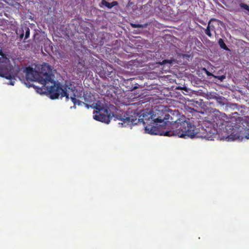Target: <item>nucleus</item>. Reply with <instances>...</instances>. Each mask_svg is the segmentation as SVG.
<instances>
[{
	"instance_id": "f257e3e1",
	"label": "nucleus",
	"mask_w": 249,
	"mask_h": 249,
	"mask_svg": "<svg viewBox=\"0 0 249 249\" xmlns=\"http://www.w3.org/2000/svg\"><path fill=\"white\" fill-rule=\"evenodd\" d=\"M233 115L228 117L225 113L215 110L212 115L211 121H205L202 125L205 131L204 138L213 140L214 135H218L221 140H235L239 136L234 134L232 123L235 121Z\"/></svg>"
},
{
	"instance_id": "f03ea898",
	"label": "nucleus",
	"mask_w": 249,
	"mask_h": 249,
	"mask_svg": "<svg viewBox=\"0 0 249 249\" xmlns=\"http://www.w3.org/2000/svg\"><path fill=\"white\" fill-rule=\"evenodd\" d=\"M83 97L85 102V106L87 108L91 107L97 110L96 114L93 117L95 120L106 124L110 122L112 116L109 110L102 107L100 105L99 101L95 102L94 96L90 92H84Z\"/></svg>"
},
{
	"instance_id": "7ed1b4c3",
	"label": "nucleus",
	"mask_w": 249,
	"mask_h": 249,
	"mask_svg": "<svg viewBox=\"0 0 249 249\" xmlns=\"http://www.w3.org/2000/svg\"><path fill=\"white\" fill-rule=\"evenodd\" d=\"M175 125H177L176 129L173 128L172 130L163 131L160 135L169 137L175 136L186 139L194 138L197 134L196 126L187 121L177 122Z\"/></svg>"
},
{
	"instance_id": "20e7f679",
	"label": "nucleus",
	"mask_w": 249,
	"mask_h": 249,
	"mask_svg": "<svg viewBox=\"0 0 249 249\" xmlns=\"http://www.w3.org/2000/svg\"><path fill=\"white\" fill-rule=\"evenodd\" d=\"M26 74L27 79L37 81L43 86L52 80V70L51 66L45 63L41 66L39 71L34 70L33 68H27Z\"/></svg>"
},
{
	"instance_id": "39448f33",
	"label": "nucleus",
	"mask_w": 249,
	"mask_h": 249,
	"mask_svg": "<svg viewBox=\"0 0 249 249\" xmlns=\"http://www.w3.org/2000/svg\"><path fill=\"white\" fill-rule=\"evenodd\" d=\"M235 117V121L232 123V127H234V134L238 136L235 140L246 138L249 139V117H240L239 114L235 112L232 113Z\"/></svg>"
},
{
	"instance_id": "423d86ee",
	"label": "nucleus",
	"mask_w": 249,
	"mask_h": 249,
	"mask_svg": "<svg viewBox=\"0 0 249 249\" xmlns=\"http://www.w3.org/2000/svg\"><path fill=\"white\" fill-rule=\"evenodd\" d=\"M68 89H71L72 91H74L75 90V88H74V89L72 88L71 89L67 86H62L60 83H54L53 86H51L48 89L50 98L53 100L56 99L60 96L61 98L65 97L67 100H69V94L67 92Z\"/></svg>"
},
{
	"instance_id": "0eeeda50",
	"label": "nucleus",
	"mask_w": 249,
	"mask_h": 249,
	"mask_svg": "<svg viewBox=\"0 0 249 249\" xmlns=\"http://www.w3.org/2000/svg\"><path fill=\"white\" fill-rule=\"evenodd\" d=\"M150 118L154 123H162L165 119L166 113L164 111V107L162 106H157L154 110L150 111Z\"/></svg>"
},
{
	"instance_id": "6e6552de",
	"label": "nucleus",
	"mask_w": 249,
	"mask_h": 249,
	"mask_svg": "<svg viewBox=\"0 0 249 249\" xmlns=\"http://www.w3.org/2000/svg\"><path fill=\"white\" fill-rule=\"evenodd\" d=\"M97 72L100 77L103 78H112L115 73L113 68L109 66H106V68L102 67L98 68Z\"/></svg>"
},
{
	"instance_id": "1a4fd4ad",
	"label": "nucleus",
	"mask_w": 249,
	"mask_h": 249,
	"mask_svg": "<svg viewBox=\"0 0 249 249\" xmlns=\"http://www.w3.org/2000/svg\"><path fill=\"white\" fill-rule=\"evenodd\" d=\"M73 92V95L71 96V99L72 103L74 104L73 107L75 108V105H77L78 106H81L82 104H84L85 105V103L84 102H83L79 100H77L75 98L76 96L78 97H81L82 96V92L80 93L79 95H76L75 93L74 92V91H72Z\"/></svg>"
},
{
	"instance_id": "9d476101",
	"label": "nucleus",
	"mask_w": 249,
	"mask_h": 249,
	"mask_svg": "<svg viewBox=\"0 0 249 249\" xmlns=\"http://www.w3.org/2000/svg\"><path fill=\"white\" fill-rule=\"evenodd\" d=\"M101 4L107 7L109 9H111L115 6H117L118 5V2L117 1H113L112 2L109 3L106 0H102Z\"/></svg>"
},
{
	"instance_id": "9b49d317",
	"label": "nucleus",
	"mask_w": 249,
	"mask_h": 249,
	"mask_svg": "<svg viewBox=\"0 0 249 249\" xmlns=\"http://www.w3.org/2000/svg\"><path fill=\"white\" fill-rule=\"evenodd\" d=\"M121 120L123 121L124 122H128L131 123L132 124H137L136 122L137 121L136 117H133V116L130 117H126L125 118L121 119Z\"/></svg>"
},
{
	"instance_id": "f8f14e48",
	"label": "nucleus",
	"mask_w": 249,
	"mask_h": 249,
	"mask_svg": "<svg viewBox=\"0 0 249 249\" xmlns=\"http://www.w3.org/2000/svg\"><path fill=\"white\" fill-rule=\"evenodd\" d=\"M145 132L150 134H157L158 133L156 132V127L155 126H145Z\"/></svg>"
},
{
	"instance_id": "ddd939ff",
	"label": "nucleus",
	"mask_w": 249,
	"mask_h": 249,
	"mask_svg": "<svg viewBox=\"0 0 249 249\" xmlns=\"http://www.w3.org/2000/svg\"><path fill=\"white\" fill-rule=\"evenodd\" d=\"M115 89L114 86H110L109 89H107L106 91L107 95L111 97H114L116 95Z\"/></svg>"
},
{
	"instance_id": "4468645a",
	"label": "nucleus",
	"mask_w": 249,
	"mask_h": 249,
	"mask_svg": "<svg viewBox=\"0 0 249 249\" xmlns=\"http://www.w3.org/2000/svg\"><path fill=\"white\" fill-rule=\"evenodd\" d=\"M218 44L219 46L223 49L226 50V51H229V49L228 47L226 46V44L225 43L224 40L222 38H220L218 40Z\"/></svg>"
},
{
	"instance_id": "2eb2a0df",
	"label": "nucleus",
	"mask_w": 249,
	"mask_h": 249,
	"mask_svg": "<svg viewBox=\"0 0 249 249\" xmlns=\"http://www.w3.org/2000/svg\"><path fill=\"white\" fill-rule=\"evenodd\" d=\"M131 26L133 28H145L147 26V24H140L136 23H131Z\"/></svg>"
},
{
	"instance_id": "dca6fc26",
	"label": "nucleus",
	"mask_w": 249,
	"mask_h": 249,
	"mask_svg": "<svg viewBox=\"0 0 249 249\" xmlns=\"http://www.w3.org/2000/svg\"><path fill=\"white\" fill-rule=\"evenodd\" d=\"M211 30H210V22H209L208 26L205 30V33L209 37H211L212 36V34L211 33Z\"/></svg>"
},
{
	"instance_id": "f3484780",
	"label": "nucleus",
	"mask_w": 249,
	"mask_h": 249,
	"mask_svg": "<svg viewBox=\"0 0 249 249\" xmlns=\"http://www.w3.org/2000/svg\"><path fill=\"white\" fill-rule=\"evenodd\" d=\"M239 5L241 9L249 11V6L248 5L242 2H240Z\"/></svg>"
},
{
	"instance_id": "a211bd4d",
	"label": "nucleus",
	"mask_w": 249,
	"mask_h": 249,
	"mask_svg": "<svg viewBox=\"0 0 249 249\" xmlns=\"http://www.w3.org/2000/svg\"><path fill=\"white\" fill-rule=\"evenodd\" d=\"M0 75L3 77H5L7 79L12 80L13 79V76L9 73L2 74Z\"/></svg>"
},
{
	"instance_id": "6ab92c4d",
	"label": "nucleus",
	"mask_w": 249,
	"mask_h": 249,
	"mask_svg": "<svg viewBox=\"0 0 249 249\" xmlns=\"http://www.w3.org/2000/svg\"><path fill=\"white\" fill-rule=\"evenodd\" d=\"M167 63H168L169 64H171L172 63V60L164 59L160 63V64L161 65H164V64H166Z\"/></svg>"
},
{
	"instance_id": "aec40b11",
	"label": "nucleus",
	"mask_w": 249,
	"mask_h": 249,
	"mask_svg": "<svg viewBox=\"0 0 249 249\" xmlns=\"http://www.w3.org/2000/svg\"><path fill=\"white\" fill-rule=\"evenodd\" d=\"M217 21V19L215 18H212L209 22H210V30L212 31H214L215 30L214 26L211 23V21Z\"/></svg>"
},
{
	"instance_id": "412c9836",
	"label": "nucleus",
	"mask_w": 249,
	"mask_h": 249,
	"mask_svg": "<svg viewBox=\"0 0 249 249\" xmlns=\"http://www.w3.org/2000/svg\"><path fill=\"white\" fill-rule=\"evenodd\" d=\"M214 77L215 78H217V79H219V80H220V81H223L226 78V76L224 75H222L221 76H215L214 75Z\"/></svg>"
},
{
	"instance_id": "4be33fe9",
	"label": "nucleus",
	"mask_w": 249,
	"mask_h": 249,
	"mask_svg": "<svg viewBox=\"0 0 249 249\" xmlns=\"http://www.w3.org/2000/svg\"><path fill=\"white\" fill-rule=\"evenodd\" d=\"M30 36V29L29 28H27L25 30V39H27Z\"/></svg>"
},
{
	"instance_id": "5701e85b",
	"label": "nucleus",
	"mask_w": 249,
	"mask_h": 249,
	"mask_svg": "<svg viewBox=\"0 0 249 249\" xmlns=\"http://www.w3.org/2000/svg\"><path fill=\"white\" fill-rule=\"evenodd\" d=\"M206 73L208 76H212L213 77H214V75H213L212 73H211L208 71H207Z\"/></svg>"
},
{
	"instance_id": "b1692460",
	"label": "nucleus",
	"mask_w": 249,
	"mask_h": 249,
	"mask_svg": "<svg viewBox=\"0 0 249 249\" xmlns=\"http://www.w3.org/2000/svg\"><path fill=\"white\" fill-rule=\"evenodd\" d=\"M237 104H231L230 106V107H236L237 106Z\"/></svg>"
},
{
	"instance_id": "393cba45",
	"label": "nucleus",
	"mask_w": 249,
	"mask_h": 249,
	"mask_svg": "<svg viewBox=\"0 0 249 249\" xmlns=\"http://www.w3.org/2000/svg\"><path fill=\"white\" fill-rule=\"evenodd\" d=\"M141 116H142L143 117H144L146 115H144V113H141V115H140V117Z\"/></svg>"
},
{
	"instance_id": "a878e982",
	"label": "nucleus",
	"mask_w": 249,
	"mask_h": 249,
	"mask_svg": "<svg viewBox=\"0 0 249 249\" xmlns=\"http://www.w3.org/2000/svg\"><path fill=\"white\" fill-rule=\"evenodd\" d=\"M14 82H15L14 81H13V82H12V81H11V83H10V84H11V85H13H13H14Z\"/></svg>"
},
{
	"instance_id": "bb28decb",
	"label": "nucleus",
	"mask_w": 249,
	"mask_h": 249,
	"mask_svg": "<svg viewBox=\"0 0 249 249\" xmlns=\"http://www.w3.org/2000/svg\"><path fill=\"white\" fill-rule=\"evenodd\" d=\"M132 3L130 2V1L129 0L128 3V5H130Z\"/></svg>"
},
{
	"instance_id": "cd10ccee",
	"label": "nucleus",
	"mask_w": 249,
	"mask_h": 249,
	"mask_svg": "<svg viewBox=\"0 0 249 249\" xmlns=\"http://www.w3.org/2000/svg\"><path fill=\"white\" fill-rule=\"evenodd\" d=\"M34 88H35V89H36V86H34Z\"/></svg>"
}]
</instances>
